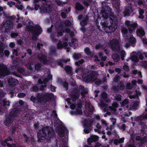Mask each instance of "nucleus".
I'll return each instance as SVG.
<instances>
[{"label": "nucleus", "mask_w": 147, "mask_h": 147, "mask_svg": "<svg viewBox=\"0 0 147 147\" xmlns=\"http://www.w3.org/2000/svg\"><path fill=\"white\" fill-rule=\"evenodd\" d=\"M4 104V105H9V103L8 101L6 102L5 101H3Z\"/></svg>", "instance_id": "nucleus-56"}, {"label": "nucleus", "mask_w": 147, "mask_h": 147, "mask_svg": "<svg viewBox=\"0 0 147 147\" xmlns=\"http://www.w3.org/2000/svg\"><path fill=\"white\" fill-rule=\"evenodd\" d=\"M65 71L69 72L71 71V68L70 66H67L65 67Z\"/></svg>", "instance_id": "nucleus-36"}, {"label": "nucleus", "mask_w": 147, "mask_h": 147, "mask_svg": "<svg viewBox=\"0 0 147 147\" xmlns=\"http://www.w3.org/2000/svg\"><path fill=\"white\" fill-rule=\"evenodd\" d=\"M7 4L10 7H11L13 5H15V3L12 1L9 2L7 3Z\"/></svg>", "instance_id": "nucleus-40"}, {"label": "nucleus", "mask_w": 147, "mask_h": 147, "mask_svg": "<svg viewBox=\"0 0 147 147\" xmlns=\"http://www.w3.org/2000/svg\"><path fill=\"white\" fill-rule=\"evenodd\" d=\"M25 96V94L24 93H19L18 94V96L20 98H23Z\"/></svg>", "instance_id": "nucleus-35"}, {"label": "nucleus", "mask_w": 147, "mask_h": 147, "mask_svg": "<svg viewBox=\"0 0 147 147\" xmlns=\"http://www.w3.org/2000/svg\"><path fill=\"white\" fill-rule=\"evenodd\" d=\"M18 71L20 73H22L24 71V68H19L18 69Z\"/></svg>", "instance_id": "nucleus-50"}, {"label": "nucleus", "mask_w": 147, "mask_h": 147, "mask_svg": "<svg viewBox=\"0 0 147 147\" xmlns=\"http://www.w3.org/2000/svg\"><path fill=\"white\" fill-rule=\"evenodd\" d=\"M112 57L115 61H118L119 59V57L117 54H114L112 56Z\"/></svg>", "instance_id": "nucleus-26"}, {"label": "nucleus", "mask_w": 147, "mask_h": 147, "mask_svg": "<svg viewBox=\"0 0 147 147\" xmlns=\"http://www.w3.org/2000/svg\"><path fill=\"white\" fill-rule=\"evenodd\" d=\"M135 139L137 141H140L139 144L141 146H142L143 144H144L146 142L147 140L145 137L142 138L139 136H136Z\"/></svg>", "instance_id": "nucleus-13"}, {"label": "nucleus", "mask_w": 147, "mask_h": 147, "mask_svg": "<svg viewBox=\"0 0 147 147\" xmlns=\"http://www.w3.org/2000/svg\"><path fill=\"white\" fill-rule=\"evenodd\" d=\"M67 45L66 42L62 43L61 41H59V43L57 45V47L58 48H61L62 47H65Z\"/></svg>", "instance_id": "nucleus-20"}, {"label": "nucleus", "mask_w": 147, "mask_h": 147, "mask_svg": "<svg viewBox=\"0 0 147 147\" xmlns=\"http://www.w3.org/2000/svg\"><path fill=\"white\" fill-rule=\"evenodd\" d=\"M76 8L77 9L82 10L83 9V7L79 3H76Z\"/></svg>", "instance_id": "nucleus-27"}, {"label": "nucleus", "mask_w": 147, "mask_h": 147, "mask_svg": "<svg viewBox=\"0 0 147 147\" xmlns=\"http://www.w3.org/2000/svg\"><path fill=\"white\" fill-rule=\"evenodd\" d=\"M4 48L3 44L2 43H0V54L3 53Z\"/></svg>", "instance_id": "nucleus-31"}, {"label": "nucleus", "mask_w": 147, "mask_h": 147, "mask_svg": "<svg viewBox=\"0 0 147 147\" xmlns=\"http://www.w3.org/2000/svg\"><path fill=\"white\" fill-rule=\"evenodd\" d=\"M14 79L13 78L11 77H10L9 78V80H8V81L9 83H12V82L13 81Z\"/></svg>", "instance_id": "nucleus-53"}, {"label": "nucleus", "mask_w": 147, "mask_h": 147, "mask_svg": "<svg viewBox=\"0 0 147 147\" xmlns=\"http://www.w3.org/2000/svg\"><path fill=\"white\" fill-rule=\"evenodd\" d=\"M17 5H16V7L18 9L22 10L23 8V6L22 5H20V2L19 1L17 0Z\"/></svg>", "instance_id": "nucleus-24"}, {"label": "nucleus", "mask_w": 147, "mask_h": 147, "mask_svg": "<svg viewBox=\"0 0 147 147\" xmlns=\"http://www.w3.org/2000/svg\"><path fill=\"white\" fill-rule=\"evenodd\" d=\"M40 7V5L38 4H36L35 5L34 9L35 10H37L38 9V8Z\"/></svg>", "instance_id": "nucleus-55"}, {"label": "nucleus", "mask_w": 147, "mask_h": 147, "mask_svg": "<svg viewBox=\"0 0 147 147\" xmlns=\"http://www.w3.org/2000/svg\"><path fill=\"white\" fill-rule=\"evenodd\" d=\"M123 68L126 71H128L129 70V67L127 63H125L124 66Z\"/></svg>", "instance_id": "nucleus-38"}, {"label": "nucleus", "mask_w": 147, "mask_h": 147, "mask_svg": "<svg viewBox=\"0 0 147 147\" xmlns=\"http://www.w3.org/2000/svg\"><path fill=\"white\" fill-rule=\"evenodd\" d=\"M133 9H132V7H129L125 12L126 15H129L132 12Z\"/></svg>", "instance_id": "nucleus-25"}, {"label": "nucleus", "mask_w": 147, "mask_h": 147, "mask_svg": "<svg viewBox=\"0 0 147 147\" xmlns=\"http://www.w3.org/2000/svg\"><path fill=\"white\" fill-rule=\"evenodd\" d=\"M122 31L123 34H125L127 32V30L126 28H123L122 29Z\"/></svg>", "instance_id": "nucleus-44"}, {"label": "nucleus", "mask_w": 147, "mask_h": 147, "mask_svg": "<svg viewBox=\"0 0 147 147\" xmlns=\"http://www.w3.org/2000/svg\"><path fill=\"white\" fill-rule=\"evenodd\" d=\"M13 121L12 117H7L4 122L5 124L7 126H9Z\"/></svg>", "instance_id": "nucleus-16"}, {"label": "nucleus", "mask_w": 147, "mask_h": 147, "mask_svg": "<svg viewBox=\"0 0 147 147\" xmlns=\"http://www.w3.org/2000/svg\"><path fill=\"white\" fill-rule=\"evenodd\" d=\"M109 46L115 51L120 52L121 59L122 60H124L123 57L125 55V53L124 51L122 50L119 45V40L113 39L111 40L109 44Z\"/></svg>", "instance_id": "nucleus-1"}, {"label": "nucleus", "mask_w": 147, "mask_h": 147, "mask_svg": "<svg viewBox=\"0 0 147 147\" xmlns=\"http://www.w3.org/2000/svg\"><path fill=\"white\" fill-rule=\"evenodd\" d=\"M57 130V134L59 137H64L65 140H68L69 131L68 129H55Z\"/></svg>", "instance_id": "nucleus-5"}, {"label": "nucleus", "mask_w": 147, "mask_h": 147, "mask_svg": "<svg viewBox=\"0 0 147 147\" xmlns=\"http://www.w3.org/2000/svg\"><path fill=\"white\" fill-rule=\"evenodd\" d=\"M51 90L53 92H54L55 91V88L53 86H51Z\"/></svg>", "instance_id": "nucleus-62"}, {"label": "nucleus", "mask_w": 147, "mask_h": 147, "mask_svg": "<svg viewBox=\"0 0 147 147\" xmlns=\"http://www.w3.org/2000/svg\"><path fill=\"white\" fill-rule=\"evenodd\" d=\"M101 146V144L99 142H97L96 144L94 145V147H100Z\"/></svg>", "instance_id": "nucleus-49"}, {"label": "nucleus", "mask_w": 147, "mask_h": 147, "mask_svg": "<svg viewBox=\"0 0 147 147\" xmlns=\"http://www.w3.org/2000/svg\"><path fill=\"white\" fill-rule=\"evenodd\" d=\"M127 147H136V146H135L133 144H129L127 145Z\"/></svg>", "instance_id": "nucleus-52"}, {"label": "nucleus", "mask_w": 147, "mask_h": 147, "mask_svg": "<svg viewBox=\"0 0 147 147\" xmlns=\"http://www.w3.org/2000/svg\"><path fill=\"white\" fill-rule=\"evenodd\" d=\"M127 26V27L129 30L130 31H132L135 29V27L137 25L136 23H135L133 24H130V22L129 21L125 22Z\"/></svg>", "instance_id": "nucleus-10"}, {"label": "nucleus", "mask_w": 147, "mask_h": 147, "mask_svg": "<svg viewBox=\"0 0 147 147\" xmlns=\"http://www.w3.org/2000/svg\"><path fill=\"white\" fill-rule=\"evenodd\" d=\"M128 102V101L127 99H125L123 102L122 105L125 106L126 105Z\"/></svg>", "instance_id": "nucleus-39"}, {"label": "nucleus", "mask_w": 147, "mask_h": 147, "mask_svg": "<svg viewBox=\"0 0 147 147\" xmlns=\"http://www.w3.org/2000/svg\"><path fill=\"white\" fill-rule=\"evenodd\" d=\"M99 138L98 136L93 135L91 136L90 138L87 139V143L89 145H91V144L93 142H95L97 141Z\"/></svg>", "instance_id": "nucleus-8"}, {"label": "nucleus", "mask_w": 147, "mask_h": 147, "mask_svg": "<svg viewBox=\"0 0 147 147\" xmlns=\"http://www.w3.org/2000/svg\"><path fill=\"white\" fill-rule=\"evenodd\" d=\"M9 73V71L5 66L3 65H0V78L8 75Z\"/></svg>", "instance_id": "nucleus-6"}, {"label": "nucleus", "mask_w": 147, "mask_h": 147, "mask_svg": "<svg viewBox=\"0 0 147 147\" xmlns=\"http://www.w3.org/2000/svg\"><path fill=\"white\" fill-rule=\"evenodd\" d=\"M23 136L25 138V142L28 143L30 142L29 139L27 134H24Z\"/></svg>", "instance_id": "nucleus-29"}, {"label": "nucleus", "mask_w": 147, "mask_h": 147, "mask_svg": "<svg viewBox=\"0 0 147 147\" xmlns=\"http://www.w3.org/2000/svg\"><path fill=\"white\" fill-rule=\"evenodd\" d=\"M46 132H47V139H50L55 137V133L54 129H46Z\"/></svg>", "instance_id": "nucleus-9"}, {"label": "nucleus", "mask_w": 147, "mask_h": 147, "mask_svg": "<svg viewBox=\"0 0 147 147\" xmlns=\"http://www.w3.org/2000/svg\"><path fill=\"white\" fill-rule=\"evenodd\" d=\"M52 78V76L51 75H50L48 76V77L47 78V79H48L47 80V79H45V80H44L43 82H42V81H41V80H39L38 82H39L40 83H41L42 84H44V87H46V85H45V83L47 82L48 80H50Z\"/></svg>", "instance_id": "nucleus-18"}, {"label": "nucleus", "mask_w": 147, "mask_h": 147, "mask_svg": "<svg viewBox=\"0 0 147 147\" xmlns=\"http://www.w3.org/2000/svg\"><path fill=\"white\" fill-rule=\"evenodd\" d=\"M51 9L50 6L46 5L42 7L40 9V11L41 12L47 13L50 11Z\"/></svg>", "instance_id": "nucleus-14"}, {"label": "nucleus", "mask_w": 147, "mask_h": 147, "mask_svg": "<svg viewBox=\"0 0 147 147\" xmlns=\"http://www.w3.org/2000/svg\"><path fill=\"white\" fill-rule=\"evenodd\" d=\"M101 96L102 98H105L107 96V94L105 93H103L102 94Z\"/></svg>", "instance_id": "nucleus-48"}, {"label": "nucleus", "mask_w": 147, "mask_h": 147, "mask_svg": "<svg viewBox=\"0 0 147 147\" xmlns=\"http://www.w3.org/2000/svg\"><path fill=\"white\" fill-rule=\"evenodd\" d=\"M9 46L12 48L15 46V44L13 42H11L9 44Z\"/></svg>", "instance_id": "nucleus-61"}, {"label": "nucleus", "mask_w": 147, "mask_h": 147, "mask_svg": "<svg viewBox=\"0 0 147 147\" xmlns=\"http://www.w3.org/2000/svg\"><path fill=\"white\" fill-rule=\"evenodd\" d=\"M126 43L129 42V43L127 45L126 44L125 46L127 47L130 45L131 44H133L136 42V41L134 38L132 36H131L128 37V39L127 40V41H126Z\"/></svg>", "instance_id": "nucleus-12"}, {"label": "nucleus", "mask_w": 147, "mask_h": 147, "mask_svg": "<svg viewBox=\"0 0 147 147\" xmlns=\"http://www.w3.org/2000/svg\"><path fill=\"white\" fill-rule=\"evenodd\" d=\"M18 35L17 33H13L11 34V36L12 38H15Z\"/></svg>", "instance_id": "nucleus-42"}, {"label": "nucleus", "mask_w": 147, "mask_h": 147, "mask_svg": "<svg viewBox=\"0 0 147 147\" xmlns=\"http://www.w3.org/2000/svg\"><path fill=\"white\" fill-rule=\"evenodd\" d=\"M6 144V145L8 147H12V145L11 144H10L7 142H5Z\"/></svg>", "instance_id": "nucleus-60"}, {"label": "nucleus", "mask_w": 147, "mask_h": 147, "mask_svg": "<svg viewBox=\"0 0 147 147\" xmlns=\"http://www.w3.org/2000/svg\"><path fill=\"white\" fill-rule=\"evenodd\" d=\"M143 42L144 44H147V40L146 39H143Z\"/></svg>", "instance_id": "nucleus-64"}, {"label": "nucleus", "mask_w": 147, "mask_h": 147, "mask_svg": "<svg viewBox=\"0 0 147 147\" xmlns=\"http://www.w3.org/2000/svg\"><path fill=\"white\" fill-rule=\"evenodd\" d=\"M117 104L116 103H114L112 105V107H109V108L113 113H115L116 110L115 108L117 107Z\"/></svg>", "instance_id": "nucleus-19"}, {"label": "nucleus", "mask_w": 147, "mask_h": 147, "mask_svg": "<svg viewBox=\"0 0 147 147\" xmlns=\"http://www.w3.org/2000/svg\"><path fill=\"white\" fill-rule=\"evenodd\" d=\"M131 59L132 60L135 61L137 62L138 61V59L137 57L136 56L137 55V53L136 52H132L131 54Z\"/></svg>", "instance_id": "nucleus-17"}, {"label": "nucleus", "mask_w": 147, "mask_h": 147, "mask_svg": "<svg viewBox=\"0 0 147 147\" xmlns=\"http://www.w3.org/2000/svg\"><path fill=\"white\" fill-rule=\"evenodd\" d=\"M84 62V60L82 59L80 60L78 62H76V64L77 65H78L79 64V63L81 64Z\"/></svg>", "instance_id": "nucleus-45"}, {"label": "nucleus", "mask_w": 147, "mask_h": 147, "mask_svg": "<svg viewBox=\"0 0 147 147\" xmlns=\"http://www.w3.org/2000/svg\"><path fill=\"white\" fill-rule=\"evenodd\" d=\"M84 51L88 55H90L91 53V52L90 50L88 48H86L84 49Z\"/></svg>", "instance_id": "nucleus-32"}, {"label": "nucleus", "mask_w": 147, "mask_h": 147, "mask_svg": "<svg viewBox=\"0 0 147 147\" xmlns=\"http://www.w3.org/2000/svg\"><path fill=\"white\" fill-rule=\"evenodd\" d=\"M124 139V138H122L119 139H114L113 140V143L115 145H117L119 144L123 143Z\"/></svg>", "instance_id": "nucleus-15"}, {"label": "nucleus", "mask_w": 147, "mask_h": 147, "mask_svg": "<svg viewBox=\"0 0 147 147\" xmlns=\"http://www.w3.org/2000/svg\"><path fill=\"white\" fill-rule=\"evenodd\" d=\"M92 129H84V131L86 134L88 133Z\"/></svg>", "instance_id": "nucleus-43"}, {"label": "nucleus", "mask_w": 147, "mask_h": 147, "mask_svg": "<svg viewBox=\"0 0 147 147\" xmlns=\"http://www.w3.org/2000/svg\"><path fill=\"white\" fill-rule=\"evenodd\" d=\"M13 140V139L11 138L10 136H9L7 138L5 139V142H7V141H11Z\"/></svg>", "instance_id": "nucleus-34"}, {"label": "nucleus", "mask_w": 147, "mask_h": 147, "mask_svg": "<svg viewBox=\"0 0 147 147\" xmlns=\"http://www.w3.org/2000/svg\"><path fill=\"white\" fill-rule=\"evenodd\" d=\"M76 114H82V111L81 110V109L80 108V106L79 107H78L76 108ZM70 114L71 115L75 114V113H73L72 112H70Z\"/></svg>", "instance_id": "nucleus-22"}, {"label": "nucleus", "mask_w": 147, "mask_h": 147, "mask_svg": "<svg viewBox=\"0 0 147 147\" xmlns=\"http://www.w3.org/2000/svg\"><path fill=\"white\" fill-rule=\"evenodd\" d=\"M81 55L80 54H75L73 55V57L75 59H77L80 57Z\"/></svg>", "instance_id": "nucleus-33"}, {"label": "nucleus", "mask_w": 147, "mask_h": 147, "mask_svg": "<svg viewBox=\"0 0 147 147\" xmlns=\"http://www.w3.org/2000/svg\"><path fill=\"white\" fill-rule=\"evenodd\" d=\"M13 27V24L10 22H9L6 24H5L2 26V29L5 31L7 32V30H10Z\"/></svg>", "instance_id": "nucleus-11"}, {"label": "nucleus", "mask_w": 147, "mask_h": 147, "mask_svg": "<svg viewBox=\"0 0 147 147\" xmlns=\"http://www.w3.org/2000/svg\"><path fill=\"white\" fill-rule=\"evenodd\" d=\"M4 53L5 55L7 56H8L10 54L8 50H5L4 51Z\"/></svg>", "instance_id": "nucleus-47"}, {"label": "nucleus", "mask_w": 147, "mask_h": 147, "mask_svg": "<svg viewBox=\"0 0 147 147\" xmlns=\"http://www.w3.org/2000/svg\"><path fill=\"white\" fill-rule=\"evenodd\" d=\"M42 56V57L40 58V60L43 62L45 64H47L48 63H49V62H48V61H47V58H46V57L45 56L43 55H40L38 57L39 58H40V57Z\"/></svg>", "instance_id": "nucleus-21"}, {"label": "nucleus", "mask_w": 147, "mask_h": 147, "mask_svg": "<svg viewBox=\"0 0 147 147\" xmlns=\"http://www.w3.org/2000/svg\"><path fill=\"white\" fill-rule=\"evenodd\" d=\"M13 54L16 56L17 55V51L16 50H14L13 52Z\"/></svg>", "instance_id": "nucleus-59"}, {"label": "nucleus", "mask_w": 147, "mask_h": 147, "mask_svg": "<svg viewBox=\"0 0 147 147\" xmlns=\"http://www.w3.org/2000/svg\"><path fill=\"white\" fill-rule=\"evenodd\" d=\"M143 64H141L142 66H143L145 67H146L147 66V62H144V63H143Z\"/></svg>", "instance_id": "nucleus-58"}, {"label": "nucleus", "mask_w": 147, "mask_h": 147, "mask_svg": "<svg viewBox=\"0 0 147 147\" xmlns=\"http://www.w3.org/2000/svg\"><path fill=\"white\" fill-rule=\"evenodd\" d=\"M65 24L67 26H70L71 25V23L69 21H66L65 22Z\"/></svg>", "instance_id": "nucleus-54"}, {"label": "nucleus", "mask_w": 147, "mask_h": 147, "mask_svg": "<svg viewBox=\"0 0 147 147\" xmlns=\"http://www.w3.org/2000/svg\"><path fill=\"white\" fill-rule=\"evenodd\" d=\"M137 34L138 36H141L144 34V32L143 30L140 29L137 30Z\"/></svg>", "instance_id": "nucleus-23"}, {"label": "nucleus", "mask_w": 147, "mask_h": 147, "mask_svg": "<svg viewBox=\"0 0 147 147\" xmlns=\"http://www.w3.org/2000/svg\"><path fill=\"white\" fill-rule=\"evenodd\" d=\"M31 25L27 27V30L32 31L33 35L32 38L34 40L37 39V36L41 33L42 31L41 27L38 25L34 27L33 24L31 23Z\"/></svg>", "instance_id": "nucleus-2"}, {"label": "nucleus", "mask_w": 147, "mask_h": 147, "mask_svg": "<svg viewBox=\"0 0 147 147\" xmlns=\"http://www.w3.org/2000/svg\"><path fill=\"white\" fill-rule=\"evenodd\" d=\"M139 13L140 15L139 16V18L141 19H142L143 18V16L142 15V14L144 13L143 10L141 9H140L139 10Z\"/></svg>", "instance_id": "nucleus-30"}, {"label": "nucleus", "mask_w": 147, "mask_h": 147, "mask_svg": "<svg viewBox=\"0 0 147 147\" xmlns=\"http://www.w3.org/2000/svg\"><path fill=\"white\" fill-rule=\"evenodd\" d=\"M40 65L38 63L37 64L35 65V69H36L38 70L40 68Z\"/></svg>", "instance_id": "nucleus-46"}, {"label": "nucleus", "mask_w": 147, "mask_h": 147, "mask_svg": "<svg viewBox=\"0 0 147 147\" xmlns=\"http://www.w3.org/2000/svg\"><path fill=\"white\" fill-rule=\"evenodd\" d=\"M62 28H60L57 31V36H59L62 35L63 32H64V31H62Z\"/></svg>", "instance_id": "nucleus-28"}, {"label": "nucleus", "mask_w": 147, "mask_h": 147, "mask_svg": "<svg viewBox=\"0 0 147 147\" xmlns=\"http://www.w3.org/2000/svg\"><path fill=\"white\" fill-rule=\"evenodd\" d=\"M101 122L105 126H107V123L105 121L102 119L101 120Z\"/></svg>", "instance_id": "nucleus-51"}, {"label": "nucleus", "mask_w": 147, "mask_h": 147, "mask_svg": "<svg viewBox=\"0 0 147 147\" xmlns=\"http://www.w3.org/2000/svg\"><path fill=\"white\" fill-rule=\"evenodd\" d=\"M38 142H42V140L47 139V134L46 129H40L37 133Z\"/></svg>", "instance_id": "nucleus-3"}, {"label": "nucleus", "mask_w": 147, "mask_h": 147, "mask_svg": "<svg viewBox=\"0 0 147 147\" xmlns=\"http://www.w3.org/2000/svg\"><path fill=\"white\" fill-rule=\"evenodd\" d=\"M67 140H64V142L62 145V147H68L66 143V141Z\"/></svg>", "instance_id": "nucleus-41"}, {"label": "nucleus", "mask_w": 147, "mask_h": 147, "mask_svg": "<svg viewBox=\"0 0 147 147\" xmlns=\"http://www.w3.org/2000/svg\"><path fill=\"white\" fill-rule=\"evenodd\" d=\"M52 94H46L43 97H38V101L40 102H46L50 99V96Z\"/></svg>", "instance_id": "nucleus-7"}, {"label": "nucleus", "mask_w": 147, "mask_h": 147, "mask_svg": "<svg viewBox=\"0 0 147 147\" xmlns=\"http://www.w3.org/2000/svg\"><path fill=\"white\" fill-rule=\"evenodd\" d=\"M95 75L93 73L91 74L90 75L88 76L87 78H85L84 76H83V78L84 80L86 81L90 82H93L95 81V84L97 85H99L100 83V82L98 79H96L95 76Z\"/></svg>", "instance_id": "nucleus-4"}, {"label": "nucleus", "mask_w": 147, "mask_h": 147, "mask_svg": "<svg viewBox=\"0 0 147 147\" xmlns=\"http://www.w3.org/2000/svg\"><path fill=\"white\" fill-rule=\"evenodd\" d=\"M119 77L118 76H116L114 78V81L115 82H116L118 80V79Z\"/></svg>", "instance_id": "nucleus-63"}, {"label": "nucleus", "mask_w": 147, "mask_h": 147, "mask_svg": "<svg viewBox=\"0 0 147 147\" xmlns=\"http://www.w3.org/2000/svg\"><path fill=\"white\" fill-rule=\"evenodd\" d=\"M61 16H62V18H65L66 17V14L65 13H64V12H63L61 13Z\"/></svg>", "instance_id": "nucleus-57"}, {"label": "nucleus", "mask_w": 147, "mask_h": 147, "mask_svg": "<svg viewBox=\"0 0 147 147\" xmlns=\"http://www.w3.org/2000/svg\"><path fill=\"white\" fill-rule=\"evenodd\" d=\"M121 96L120 95H117L115 96V99L119 101H120L121 100Z\"/></svg>", "instance_id": "nucleus-37"}]
</instances>
